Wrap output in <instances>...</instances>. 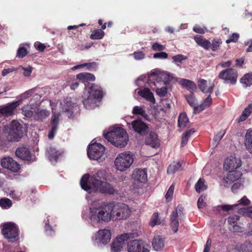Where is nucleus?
<instances>
[{
    "label": "nucleus",
    "mask_w": 252,
    "mask_h": 252,
    "mask_svg": "<svg viewBox=\"0 0 252 252\" xmlns=\"http://www.w3.org/2000/svg\"><path fill=\"white\" fill-rule=\"evenodd\" d=\"M129 207L124 203L107 205L91 209V220L98 222L100 220L107 222L112 220H121L127 218L130 214Z\"/></svg>",
    "instance_id": "nucleus-1"
},
{
    "label": "nucleus",
    "mask_w": 252,
    "mask_h": 252,
    "mask_svg": "<svg viewBox=\"0 0 252 252\" xmlns=\"http://www.w3.org/2000/svg\"><path fill=\"white\" fill-rule=\"evenodd\" d=\"M103 172L98 171L92 176L89 174L84 175L81 180V188L88 192L99 191L109 194L115 193L116 190L109 183L102 180Z\"/></svg>",
    "instance_id": "nucleus-2"
},
{
    "label": "nucleus",
    "mask_w": 252,
    "mask_h": 252,
    "mask_svg": "<svg viewBox=\"0 0 252 252\" xmlns=\"http://www.w3.org/2000/svg\"><path fill=\"white\" fill-rule=\"evenodd\" d=\"M37 88H33L26 91L21 94L17 101L8 103L0 108V110H14L18 106L23 103L28 98L33 95V97L30 100L29 103L22 108L21 110H40L39 108L41 101V95ZM41 110H44L42 109Z\"/></svg>",
    "instance_id": "nucleus-3"
},
{
    "label": "nucleus",
    "mask_w": 252,
    "mask_h": 252,
    "mask_svg": "<svg viewBox=\"0 0 252 252\" xmlns=\"http://www.w3.org/2000/svg\"><path fill=\"white\" fill-rule=\"evenodd\" d=\"M104 136L109 142L117 147H125L128 141L126 132L124 129L119 127H113L104 134Z\"/></svg>",
    "instance_id": "nucleus-4"
},
{
    "label": "nucleus",
    "mask_w": 252,
    "mask_h": 252,
    "mask_svg": "<svg viewBox=\"0 0 252 252\" xmlns=\"http://www.w3.org/2000/svg\"><path fill=\"white\" fill-rule=\"evenodd\" d=\"M4 131L7 134L6 138L9 141H19L21 139L23 134L26 131V126L15 120L12 121L9 127H4Z\"/></svg>",
    "instance_id": "nucleus-5"
},
{
    "label": "nucleus",
    "mask_w": 252,
    "mask_h": 252,
    "mask_svg": "<svg viewBox=\"0 0 252 252\" xmlns=\"http://www.w3.org/2000/svg\"><path fill=\"white\" fill-rule=\"evenodd\" d=\"M133 154L129 151H126L118 155L114 161L116 169L124 172L128 169L133 162Z\"/></svg>",
    "instance_id": "nucleus-6"
},
{
    "label": "nucleus",
    "mask_w": 252,
    "mask_h": 252,
    "mask_svg": "<svg viewBox=\"0 0 252 252\" xmlns=\"http://www.w3.org/2000/svg\"><path fill=\"white\" fill-rule=\"evenodd\" d=\"M2 232L4 237L9 242H14L17 241L19 235L17 226L13 222H7L3 224Z\"/></svg>",
    "instance_id": "nucleus-7"
},
{
    "label": "nucleus",
    "mask_w": 252,
    "mask_h": 252,
    "mask_svg": "<svg viewBox=\"0 0 252 252\" xmlns=\"http://www.w3.org/2000/svg\"><path fill=\"white\" fill-rule=\"evenodd\" d=\"M89 93L90 96L86 99L83 100V104L86 109L89 108L87 105L89 103H92L94 99L100 100L103 96V92L101 88L97 85L93 84L89 88Z\"/></svg>",
    "instance_id": "nucleus-8"
},
{
    "label": "nucleus",
    "mask_w": 252,
    "mask_h": 252,
    "mask_svg": "<svg viewBox=\"0 0 252 252\" xmlns=\"http://www.w3.org/2000/svg\"><path fill=\"white\" fill-rule=\"evenodd\" d=\"M104 147L97 143H92L89 146L88 149V156L90 159L92 160H98L104 155Z\"/></svg>",
    "instance_id": "nucleus-9"
},
{
    "label": "nucleus",
    "mask_w": 252,
    "mask_h": 252,
    "mask_svg": "<svg viewBox=\"0 0 252 252\" xmlns=\"http://www.w3.org/2000/svg\"><path fill=\"white\" fill-rule=\"evenodd\" d=\"M128 252H149V245L141 240H134L127 243Z\"/></svg>",
    "instance_id": "nucleus-10"
},
{
    "label": "nucleus",
    "mask_w": 252,
    "mask_h": 252,
    "mask_svg": "<svg viewBox=\"0 0 252 252\" xmlns=\"http://www.w3.org/2000/svg\"><path fill=\"white\" fill-rule=\"evenodd\" d=\"M184 216L183 208L180 205L170 215L171 227L174 233H176L178 230L179 220H182Z\"/></svg>",
    "instance_id": "nucleus-11"
},
{
    "label": "nucleus",
    "mask_w": 252,
    "mask_h": 252,
    "mask_svg": "<svg viewBox=\"0 0 252 252\" xmlns=\"http://www.w3.org/2000/svg\"><path fill=\"white\" fill-rule=\"evenodd\" d=\"M218 77L223 80L226 83L234 85L237 81L238 77L237 71L232 68L224 69L220 72Z\"/></svg>",
    "instance_id": "nucleus-12"
},
{
    "label": "nucleus",
    "mask_w": 252,
    "mask_h": 252,
    "mask_svg": "<svg viewBox=\"0 0 252 252\" xmlns=\"http://www.w3.org/2000/svg\"><path fill=\"white\" fill-rule=\"evenodd\" d=\"M242 165V161L239 158L234 155L226 157L223 163V169L226 171L239 170Z\"/></svg>",
    "instance_id": "nucleus-13"
},
{
    "label": "nucleus",
    "mask_w": 252,
    "mask_h": 252,
    "mask_svg": "<svg viewBox=\"0 0 252 252\" xmlns=\"http://www.w3.org/2000/svg\"><path fill=\"white\" fill-rule=\"evenodd\" d=\"M1 165L13 172H17L20 169L19 164L10 157L3 158L0 161Z\"/></svg>",
    "instance_id": "nucleus-14"
},
{
    "label": "nucleus",
    "mask_w": 252,
    "mask_h": 252,
    "mask_svg": "<svg viewBox=\"0 0 252 252\" xmlns=\"http://www.w3.org/2000/svg\"><path fill=\"white\" fill-rule=\"evenodd\" d=\"M95 237L97 243L105 245L110 241L111 233L108 229H101L97 232Z\"/></svg>",
    "instance_id": "nucleus-15"
},
{
    "label": "nucleus",
    "mask_w": 252,
    "mask_h": 252,
    "mask_svg": "<svg viewBox=\"0 0 252 252\" xmlns=\"http://www.w3.org/2000/svg\"><path fill=\"white\" fill-rule=\"evenodd\" d=\"M133 129L141 135H145L149 130V127L140 120H136L131 122Z\"/></svg>",
    "instance_id": "nucleus-16"
},
{
    "label": "nucleus",
    "mask_w": 252,
    "mask_h": 252,
    "mask_svg": "<svg viewBox=\"0 0 252 252\" xmlns=\"http://www.w3.org/2000/svg\"><path fill=\"white\" fill-rule=\"evenodd\" d=\"M239 220L238 215L230 216L227 219L228 223V229L230 231L234 232H242L243 228L238 224L237 221Z\"/></svg>",
    "instance_id": "nucleus-17"
},
{
    "label": "nucleus",
    "mask_w": 252,
    "mask_h": 252,
    "mask_svg": "<svg viewBox=\"0 0 252 252\" xmlns=\"http://www.w3.org/2000/svg\"><path fill=\"white\" fill-rule=\"evenodd\" d=\"M228 171V173L225 178L224 179V186L225 187L228 186L229 184L233 182L238 181L242 175L241 172L239 170H229Z\"/></svg>",
    "instance_id": "nucleus-18"
},
{
    "label": "nucleus",
    "mask_w": 252,
    "mask_h": 252,
    "mask_svg": "<svg viewBox=\"0 0 252 252\" xmlns=\"http://www.w3.org/2000/svg\"><path fill=\"white\" fill-rule=\"evenodd\" d=\"M145 143L154 148H158L160 145L159 140L156 133L151 132L146 137Z\"/></svg>",
    "instance_id": "nucleus-19"
},
{
    "label": "nucleus",
    "mask_w": 252,
    "mask_h": 252,
    "mask_svg": "<svg viewBox=\"0 0 252 252\" xmlns=\"http://www.w3.org/2000/svg\"><path fill=\"white\" fill-rule=\"evenodd\" d=\"M60 113L55 112L51 119L52 128L48 134L49 139H53L58 129V125L60 120Z\"/></svg>",
    "instance_id": "nucleus-20"
},
{
    "label": "nucleus",
    "mask_w": 252,
    "mask_h": 252,
    "mask_svg": "<svg viewBox=\"0 0 252 252\" xmlns=\"http://www.w3.org/2000/svg\"><path fill=\"white\" fill-rule=\"evenodd\" d=\"M238 204H235L233 205H224L221 206H218L217 207V209L218 210H222L224 211L227 212L229 210H232L234 207L237 206L239 205H248L250 204V201L249 200L246 196L242 197L239 201Z\"/></svg>",
    "instance_id": "nucleus-21"
},
{
    "label": "nucleus",
    "mask_w": 252,
    "mask_h": 252,
    "mask_svg": "<svg viewBox=\"0 0 252 252\" xmlns=\"http://www.w3.org/2000/svg\"><path fill=\"white\" fill-rule=\"evenodd\" d=\"M16 155L19 158L26 160H29L31 158V154L28 148L21 147L17 149Z\"/></svg>",
    "instance_id": "nucleus-22"
},
{
    "label": "nucleus",
    "mask_w": 252,
    "mask_h": 252,
    "mask_svg": "<svg viewBox=\"0 0 252 252\" xmlns=\"http://www.w3.org/2000/svg\"><path fill=\"white\" fill-rule=\"evenodd\" d=\"M194 40L196 43L201 47L206 50H209L211 48V42L200 35H196L194 36Z\"/></svg>",
    "instance_id": "nucleus-23"
},
{
    "label": "nucleus",
    "mask_w": 252,
    "mask_h": 252,
    "mask_svg": "<svg viewBox=\"0 0 252 252\" xmlns=\"http://www.w3.org/2000/svg\"><path fill=\"white\" fill-rule=\"evenodd\" d=\"M138 94L144 98L146 100L154 103L155 102V99L154 96L153 94L150 91V89L147 88H144L143 89H141L137 92Z\"/></svg>",
    "instance_id": "nucleus-24"
},
{
    "label": "nucleus",
    "mask_w": 252,
    "mask_h": 252,
    "mask_svg": "<svg viewBox=\"0 0 252 252\" xmlns=\"http://www.w3.org/2000/svg\"><path fill=\"white\" fill-rule=\"evenodd\" d=\"M132 177L134 180L140 183H145L147 181V173L144 170H136L132 173Z\"/></svg>",
    "instance_id": "nucleus-25"
},
{
    "label": "nucleus",
    "mask_w": 252,
    "mask_h": 252,
    "mask_svg": "<svg viewBox=\"0 0 252 252\" xmlns=\"http://www.w3.org/2000/svg\"><path fill=\"white\" fill-rule=\"evenodd\" d=\"M198 86L199 89L203 93H209L210 94L213 93L214 84H212L209 87H207V82L206 80L200 79L198 81Z\"/></svg>",
    "instance_id": "nucleus-26"
},
{
    "label": "nucleus",
    "mask_w": 252,
    "mask_h": 252,
    "mask_svg": "<svg viewBox=\"0 0 252 252\" xmlns=\"http://www.w3.org/2000/svg\"><path fill=\"white\" fill-rule=\"evenodd\" d=\"M76 78L82 82L94 81L95 80V76L88 72L80 73L77 74Z\"/></svg>",
    "instance_id": "nucleus-27"
},
{
    "label": "nucleus",
    "mask_w": 252,
    "mask_h": 252,
    "mask_svg": "<svg viewBox=\"0 0 252 252\" xmlns=\"http://www.w3.org/2000/svg\"><path fill=\"white\" fill-rule=\"evenodd\" d=\"M245 145L247 149L252 154V129H248L246 132Z\"/></svg>",
    "instance_id": "nucleus-28"
},
{
    "label": "nucleus",
    "mask_w": 252,
    "mask_h": 252,
    "mask_svg": "<svg viewBox=\"0 0 252 252\" xmlns=\"http://www.w3.org/2000/svg\"><path fill=\"white\" fill-rule=\"evenodd\" d=\"M152 246L157 251L161 250L164 247V240L159 236L155 237L152 242Z\"/></svg>",
    "instance_id": "nucleus-29"
},
{
    "label": "nucleus",
    "mask_w": 252,
    "mask_h": 252,
    "mask_svg": "<svg viewBox=\"0 0 252 252\" xmlns=\"http://www.w3.org/2000/svg\"><path fill=\"white\" fill-rule=\"evenodd\" d=\"M60 155V153L53 147H50L46 151V156L50 161L54 160L57 161Z\"/></svg>",
    "instance_id": "nucleus-30"
},
{
    "label": "nucleus",
    "mask_w": 252,
    "mask_h": 252,
    "mask_svg": "<svg viewBox=\"0 0 252 252\" xmlns=\"http://www.w3.org/2000/svg\"><path fill=\"white\" fill-rule=\"evenodd\" d=\"M181 84L189 90L190 94H193V92L197 89L195 83L189 80L182 79L181 80Z\"/></svg>",
    "instance_id": "nucleus-31"
},
{
    "label": "nucleus",
    "mask_w": 252,
    "mask_h": 252,
    "mask_svg": "<svg viewBox=\"0 0 252 252\" xmlns=\"http://www.w3.org/2000/svg\"><path fill=\"white\" fill-rule=\"evenodd\" d=\"M189 123V119L185 112L181 113L178 118V126L180 127H185Z\"/></svg>",
    "instance_id": "nucleus-32"
},
{
    "label": "nucleus",
    "mask_w": 252,
    "mask_h": 252,
    "mask_svg": "<svg viewBox=\"0 0 252 252\" xmlns=\"http://www.w3.org/2000/svg\"><path fill=\"white\" fill-rule=\"evenodd\" d=\"M182 163L180 162H173L169 165L167 169L168 174L174 173L181 169Z\"/></svg>",
    "instance_id": "nucleus-33"
},
{
    "label": "nucleus",
    "mask_w": 252,
    "mask_h": 252,
    "mask_svg": "<svg viewBox=\"0 0 252 252\" xmlns=\"http://www.w3.org/2000/svg\"><path fill=\"white\" fill-rule=\"evenodd\" d=\"M186 97L189 105L193 108L194 110H196L198 108V105L193 94H190V95H187Z\"/></svg>",
    "instance_id": "nucleus-34"
},
{
    "label": "nucleus",
    "mask_w": 252,
    "mask_h": 252,
    "mask_svg": "<svg viewBox=\"0 0 252 252\" xmlns=\"http://www.w3.org/2000/svg\"><path fill=\"white\" fill-rule=\"evenodd\" d=\"M241 83L245 85V87H249L252 85V73H248L245 74L241 79Z\"/></svg>",
    "instance_id": "nucleus-35"
},
{
    "label": "nucleus",
    "mask_w": 252,
    "mask_h": 252,
    "mask_svg": "<svg viewBox=\"0 0 252 252\" xmlns=\"http://www.w3.org/2000/svg\"><path fill=\"white\" fill-rule=\"evenodd\" d=\"M195 190L197 192L200 193L207 189V185L203 179H199L195 185Z\"/></svg>",
    "instance_id": "nucleus-36"
},
{
    "label": "nucleus",
    "mask_w": 252,
    "mask_h": 252,
    "mask_svg": "<svg viewBox=\"0 0 252 252\" xmlns=\"http://www.w3.org/2000/svg\"><path fill=\"white\" fill-rule=\"evenodd\" d=\"M49 115L48 111H34L33 119L41 121Z\"/></svg>",
    "instance_id": "nucleus-37"
},
{
    "label": "nucleus",
    "mask_w": 252,
    "mask_h": 252,
    "mask_svg": "<svg viewBox=\"0 0 252 252\" xmlns=\"http://www.w3.org/2000/svg\"><path fill=\"white\" fill-rule=\"evenodd\" d=\"M105 35L104 32L100 30L97 29L93 31L90 35V38L92 39H102Z\"/></svg>",
    "instance_id": "nucleus-38"
},
{
    "label": "nucleus",
    "mask_w": 252,
    "mask_h": 252,
    "mask_svg": "<svg viewBox=\"0 0 252 252\" xmlns=\"http://www.w3.org/2000/svg\"><path fill=\"white\" fill-rule=\"evenodd\" d=\"M194 132L195 130L193 129H190L183 134L181 143V146L184 147L187 144L189 138Z\"/></svg>",
    "instance_id": "nucleus-39"
},
{
    "label": "nucleus",
    "mask_w": 252,
    "mask_h": 252,
    "mask_svg": "<svg viewBox=\"0 0 252 252\" xmlns=\"http://www.w3.org/2000/svg\"><path fill=\"white\" fill-rule=\"evenodd\" d=\"M86 66L87 69L90 70H95L97 67V64L95 62H92L89 63H85L74 66L72 69H77L80 67Z\"/></svg>",
    "instance_id": "nucleus-40"
},
{
    "label": "nucleus",
    "mask_w": 252,
    "mask_h": 252,
    "mask_svg": "<svg viewBox=\"0 0 252 252\" xmlns=\"http://www.w3.org/2000/svg\"><path fill=\"white\" fill-rule=\"evenodd\" d=\"M239 252H252V243L248 241L245 242L240 246Z\"/></svg>",
    "instance_id": "nucleus-41"
},
{
    "label": "nucleus",
    "mask_w": 252,
    "mask_h": 252,
    "mask_svg": "<svg viewBox=\"0 0 252 252\" xmlns=\"http://www.w3.org/2000/svg\"><path fill=\"white\" fill-rule=\"evenodd\" d=\"M212 103V99L211 97L210 94L204 99L202 103L198 105V108L200 110H203L205 109L208 108Z\"/></svg>",
    "instance_id": "nucleus-42"
},
{
    "label": "nucleus",
    "mask_w": 252,
    "mask_h": 252,
    "mask_svg": "<svg viewBox=\"0 0 252 252\" xmlns=\"http://www.w3.org/2000/svg\"><path fill=\"white\" fill-rule=\"evenodd\" d=\"M221 43L222 41L220 39L214 38L211 42L210 49L212 51L216 52L218 50Z\"/></svg>",
    "instance_id": "nucleus-43"
},
{
    "label": "nucleus",
    "mask_w": 252,
    "mask_h": 252,
    "mask_svg": "<svg viewBox=\"0 0 252 252\" xmlns=\"http://www.w3.org/2000/svg\"><path fill=\"white\" fill-rule=\"evenodd\" d=\"M153 84L157 87L155 82H154ZM155 90L157 94L160 97L165 96L167 93V88L166 86L162 87L160 88L156 87Z\"/></svg>",
    "instance_id": "nucleus-44"
},
{
    "label": "nucleus",
    "mask_w": 252,
    "mask_h": 252,
    "mask_svg": "<svg viewBox=\"0 0 252 252\" xmlns=\"http://www.w3.org/2000/svg\"><path fill=\"white\" fill-rule=\"evenodd\" d=\"M132 234L131 233L122 234L117 237L116 241L119 243H120L122 244L125 241L127 240V239H129L130 238H132Z\"/></svg>",
    "instance_id": "nucleus-45"
},
{
    "label": "nucleus",
    "mask_w": 252,
    "mask_h": 252,
    "mask_svg": "<svg viewBox=\"0 0 252 252\" xmlns=\"http://www.w3.org/2000/svg\"><path fill=\"white\" fill-rule=\"evenodd\" d=\"M133 114L139 115L142 117L144 120L150 121L153 116H151L149 113L150 111H133Z\"/></svg>",
    "instance_id": "nucleus-46"
},
{
    "label": "nucleus",
    "mask_w": 252,
    "mask_h": 252,
    "mask_svg": "<svg viewBox=\"0 0 252 252\" xmlns=\"http://www.w3.org/2000/svg\"><path fill=\"white\" fill-rule=\"evenodd\" d=\"M0 206L4 209H7L12 206V202L8 198H2L0 200Z\"/></svg>",
    "instance_id": "nucleus-47"
},
{
    "label": "nucleus",
    "mask_w": 252,
    "mask_h": 252,
    "mask_svg": "<svg viewBox=\"0 0 252 252\" xmlns=\"http://www.w3.org/2000/svg\"><path fill=\"white\" fill-rule=\"evenodd\" d=\"M206 198V195L202 194L200 196L197 201V207L199 209L204 208L206 206V202H204Z\"/></svg>",
    "instance_id": "nucleus-48"
},
{
    "label": "nucleus",
    "mask_w": 252,
    "mask_h": 252,
    "mask_svg": "<svg viewBox=\"0 0 252 252\" xmlns=\"http://www.w3.org/2000/svg\"><path fill=\"white\" fill-rule=\"evenodd\" d=\"M122 248V244L116 241L111 245V252H119Z\"/></svg>",
    "instance_id": "nucleus-49"
},
{
    "label": "nucleus",
    "mask_w": 252,
    "mask_h": 252,
    "mask_svg": "<svg viewBox=\"0 0 252 252\" xmlns=\"http://www.w3.org/2000/svg\"><path fill=\"white\" fill-rule=\"evenodd\" d=\"M28 52L27 49L24 47H20L18 48L17 52V55L20 58H23L27 55Z\"/></svg>",
    "instance_id": "nucleus-50"
},
{
    "label": "nucleus",
    "mask_w": 252,
    "mask_h": 252,
    "mask_svg": "<svg viewBox=\"0 0 252 252\" xmlns=\"http://www.w3.org/2000/svg\"><path fill=\"white\" fill-rule=\"evenodd\" d=\"M159 223V221L158 220V213H154L152 217L151 218V220L150 221V224L152 227H154L156 225H157Z\"/></svg>",
    "instance_id": "nucleus-51"
},
{
    "label": "nucleus",
    "mask_w": 252,
    "mask_h": 252,
    "mask_svg": "<svg viewBox=\"0 0 252 252\" xmlns=\"http://www.w3.org/2000/svg\"><path fill=\"white\" fill-rule=\"evenodd\" d=\"M225 132L224 130H220L214 137L213 140L217 145L223 136L224 135Z\"/></svg>",
    "instance_id": "nucleus-52"
},
{
    "label": "nucleus",
    "mask_w": 252,
    "mask_h": 252,
    "mask_svg": "<svg viewBox=\"0 0 252 252\" xmlns=\"http://www.w3.org/2000/svg\"><path fill=\"white\" fill-rule=\"evenodd\" d=\"M152 49H153V50L155 51L161 52V51L164 50L165 49V47L164 46H163L158 43L155 42L153 44L152 46Z\"/></svg>",
    "instance_id": "nucleus-53"
},
{
    "label": "nucleus",
    "mask_w": 252,
    "mask_h": 252,
    "mask_svg": "<svg viewBox=\"0 0 252 252\" xmlns=\"http://www.w3.org/2000/svg\"><path fill=\"white\" fill-rule=\"evenodd\" d=\"M174 190V186L172 185L168 189L166 194L165 198L168 201L171 200Z\"/></svg>",
    "instance_id": "nucleus-54"
},
{
    "label": "nucleus",
    "mask_w": 252,
    "mask_h": 252,
    "mask_svg": "<svg viewBox=\"0 0 252 252\" xmlns=\"http://www.w3.org/2000/svg\"><path fill=\"white\" fill-rule=\"evenodd\" d=\"M239 35L237 33H233L232 34L229 36V38L226 40V43H229L230 42H236L238 40Z\"/></svg>",
    "instance_id": "nucleus-55"
},
{
    "label": "nucleus",
    "mask_w": 252,
    "mask_h": 252,
    "mask_svg": "<svg viewBox=\"0 0 252 252\" xmlns=\"http://www.w3.org/2000/svg\"><path fill=\"white\" fill-rule=\"evenodd\" d=\"M187 59V57L181 54H179L172 57V59L174 63H181L183 61Z\"/></svg>",
    "instance_id": "nucleus-56"
},
{
    "label": "nucleus",
    "mask_w": 252,
    "mask_h": 252,
    "mask_svg": "<svg viewBox=\"0 0 252 252\" xmlns=\"http://www.w3.org/2000/svg\"><path fill=\"white\" fill-rule=\"evenodd\" d=\"M168 57V54L164 52H159L155 53L153 58L155 59H165Z\"/></svg>",
    "instance_id": "nucleus-57"
},
{
    "label": "nucleus",
    "mask_w": 252,
    "mask_h": 252,
    "mask_svg": "<svg viewBox=\"0 0 252 252\" xmlns=\"http://www.w3.org/2000/svg\"><path fill=\"white\" fill-rule=\"evenodd\" d=\"M251 114V111H243L241 115L237 119L238 123L245 121Z\"/></svg>",
    "instance_id": "nucleus-58"
},
{
    "label": "nucleus",
    "mask_w": 252,
    "mask_h": 252,
    "mask_svg": "<svg viewBox=\"0 0 252 252\" xmlns=\"http://www.w3.org/2000/svg\"><path fill=\"white\" fill-rule=\"evenodd\" d=\"M133 56L135 60H140L145 58V54L142 51L134 52Z\"/></svg>",
    "instance_id": "nucleus-59"
},
{
    "label": "nucleus",
    "mask_w": 252,
    "mask_h": 252,
    "mask_svg": "<svg viewBox=\"0 0 252 252\" xmlns=\"http://www.w3.org/2000/svg\"><path fill=\"white\" fill-rule=\"evenodd\" d=\"M243 186L242 185L241 183H240V181H237L232 186L231 189L233 192L236 193L237 192L238 189H241L243 188Z\"/></svg>",
    "instance_id": "nucleus-60"
},
{
    "label": "nucleus",
    "mask_w": 252,
    "mask_h": 252,
    "mask_svg": "<svg viewBox=\"0 0 252 252\" xmlns=\"http://www.w3.org/2000/svg\"><path fill=\"white\" fill-rule=\"evenodd\" d=\"M34 45L36 50L39 52H43L46 48V46L44 44L39 42H35Z\"/></svg>",
    "instance_id": "nucleus-61"
},
{
    "label": "nucleus",
    "mask_w": 252,
    "mask_h": 252,
    "mask_svg": "<svg viewBox=\"0 0 252 252\" xmlns=\"http://www.w3.org/2000/svg\"><path fill=\"white\" fill-rule=\"evenodd\" d=\"M22 69L24 70L23 74L26 77H29L32 71V67L31 66L28 67H22Z\"/></svg>",
    "instance_id": "nucleus-62"
},
{
    "label": "nucleus",
    "mask_w": 252,
    "mask_h": 252,
    "mask_svg": "<svg viewBox=\"0 0 252 252\" xmlns=\"http://www.w3.org/2000/svg\"><path fill=\"white\" fill-rule=\"evenodd\" d=\"M211 246V241L210 239H208L204 246L203 252H209Z\"/></svg>",
    "instance_id": "nucleus-63"
},
{
    "label": "nucleus",
    "mask_w": 252,
    "mask_h": 252,
    "mask_svg": "<svg viewBox=\"0 0 252 252\" xmlns=\"http://www.w3.org/2000/svg\"><path fill=\"white\" fill-rule=\"evenodd\" d=\"M45 232L49 235H52L54 234V231H53L52 227L48 224H46L45 225Z\"/></svg>",
    "instance_id": "nucleus-64"
}]
</instances>
